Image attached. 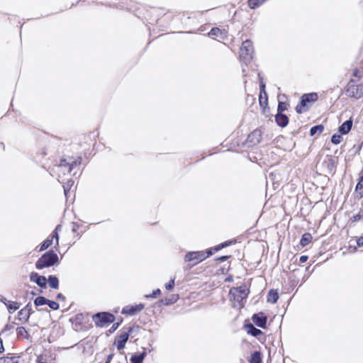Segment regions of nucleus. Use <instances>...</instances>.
I'll return each mask as SVG.
<instances>
[{
	"instance_id": "nucleus-57",
	"label": "nucleus",
	"mask_w": 363,
	"mask_h": 363,
	"mask_svg": "<svg viewBox=\"0 0 363 363\" xmlns=\"http://www.w3.org/2000/svg\"><path fill=\"white\" fill-rule=\"evenodd\" d=\"M57 298L60 299V300L64 301V300H65V296L63 294H58L57 295Z\"/></svg>"
},
{
	"instance_id": "nucleus-13",
	"label": "nucleus",
	"mask_w": 363,
	"mask_h": 363,
	"mask_svg": "<svg viewBox=\"0 0 363 363\" xmlns=\"http://www.w3.org/2000/svg\"><path fill=\"white\" fill-rule=\"evenodd\" d=\"M208 35L212 38H220V39H225L227 36V32L225 30H220V28L216 27L213 28L209 33Z\"/></svg>"
},
{
	"instance_id": "nucleus-20",
	"label": "nucleus",
	"mask_w": 363,
	"mask_h": 363,
	"mask_svg": "<svg viewBox=\"0 0 363 363\" xmlns=\"http://www.w3.org/2000/svg\"><path fill=\"white\" fill-rule=\"evenodd\" d=\"M279 298V294L277 290L270 289L267 295V302L275 303Z\"/></svg>"
},
{
	"instance_id": "nucleus-16",
	"label": "nucleus",
	"mask_w": 363,
	"mask_h": 363,
	"mask_svg": "<svg viewBox=\"0 0 363 363\" xmlns=\"http://www.w3.org/2000/svg\"><path fill=\"white\" fill-rule=\"evenodd\" d=\"M352 124H353V121L351 118H350L349 120H347L346 121H345L338 128V131L341 133V134H347L348 133L352 127Z\"/></svg>"
},
{
	"instance_id": "nucleus-11",
	"label": "nucleus",
	"mask_w": 363,
	"mask_h": 363,
	"mask_svg": "<svg viewBox=\"0 0 363 363\" xmlns=\"http://www.w3.org/2000/svg\"><path fill=\"white\" fill-rule=\"evenodd\" d=\"M30 280L35 283L41 288H45L47 286V279L45 276L38 274V273L33 272L30 274Z\"/></svg>"
},
{
	"instance_id": "nucleus-38",
	"label": "nucleus",
	"mask_w": 363,
	"mask_h": 363,
	"mask_svg": "<svg viewBox=\"0 0 363 363\" xmlns=\"http://www.w3.org/2000/svg\"><path fill=\"white\" fill-rule=\"evenodd\" d=\"M8 363H23L18 356L8 357Z\"/></svg>"
},
{
	"instance_id": "nucleus-33",
	"label": "nucleus",
	"mask_w": 363,
	"mask_h": 363,
	"mask_svg": "<svg viewBox=\"0 0 363 363\" xmlns=\"http://www.w3.org/2000/svg\"><path fill=\"white\" fill-rule=\"evenodd\" d=\"M160 294H161L160 289H157L154 290L152 294L145 295V298H155Z\"/></svg>"
},
{
	"instance_id": "nucleus-29",
	"label": "nucleus",
	"mask_w": 363,
	"mask_h": 363,
	"mask_svg": "<svg viewBox=\"0 0 363 363\" xmlns=\"http://www.w3.org/2000/svg\"><path fill=\"white\" fill-rule=\"evenodd\" d=\"M52 239L50 238V237H48L46 240H45L41 245H40V251H43V250H47L50 246L52 245Z\"/></svg>"
},
{
	"instance_id": "nucleus-2",
	"label": "nucleus",
	"mask_w": 363,
	"mask_h": 363,
	"mask_svg": "<svg viewBox=\"0 0 363 363\" xmlns=\"http://www.w3.org/2000/svg\"><path fill=\"white\" fill-rule=\"evenodd\" d=\"M59 258L57 255L52 250H50L41 255V257L35 262V267L38 269L50 267L58 264Z\"/></svg>"
},
{
	"instance_id": "nucleus-25",
	"label": "nucleus",
	"mask_w": 363,
	"mask_h": 363,
	"mask_svg": "<svg viewBox=\"0 0 363 363\" xmlns=\"http://www.w3.org/2000/svg\"><path fill=\"white\" fill-rule=\"evenodd\" d=\"M16 333H17V337H23V338H26V339H28L29 337H30L28 331L23 326L18 327L16 328Z\"/></svg>"
},
{
	"instance_id": "nucleus-53",
	"label": "nucleus",
	"mask_w": 363,
	"mask_h": 363,
	"mask_svg": "<svg viewBox=\"0 0 363 363\" xmlns=\"http://www.w3.org/2000/svg\"><path fill=\"white\" fill-rule=\"evenodd\" d=\"M114 354L113 353L108 355L105 363H111Z\"/></svg>"
},
{
	"instance_id": "nucleus-10",
	"label": "nucleus",
	"mask_w": 363,
	"mask_h": 363,
	"mask_svg": "<svg viewBox=\"0 0 363 363\" xmlns=\"http://www.w3.org/2000/svg\"><path fill=\"white\" fill-rule=\"evenodd\" d=\"M253 323L258 327L265 328L267 326V317L263 312L255 313L252 315Z\"/></svg>"
},
{
	"instance_id": "nucleus-48",
	"label": "nucleus",
	"mask_w": 363,
	"mask_h": 363,
	"mask_svg": "<svg viewBox=\"0 0 363 363\" xmlns=\"http://www.w3.org/2000/svg\"><path fill=\"white\" fill-rule=\"evenodd\" d=\"M120 324H121V323H113L109 330L110 333H113L114 331H116L118 329V328L119 327Z\"/></svg>"
},
{
	"instance_id": "nucleus-9",
	"label": "nucleus",
	"mask_w": 363,
	"mask_h": 363,
	"mask_svg": "<svg viewBox=\"0 0 363 363\" xmlns=\"http://www.w3.org/2000/svg\"><path fill=\"white\" fill-rule=\"evenodd\" d=\"M144 308L145 305L143 303H139L134 306L128 305L123 308L121 313L133 316L142 311Z\"/></svg>"
},
{
	"instance_id": "nucleus-34",
	"label": "nucleus",
	"mask_w": 363,
	"mask_h": 363,
	"mask_svg": "<svg viewBox=\"0 0 363 363\" xmlns=\"http://www.w3.org/2000/svg\"><path fill=\"white\" fill-rule=\"evenodd\" d=\"M233 242V241H231V240H229V241H225L217 246H215V251H218L224 247H228L230 246L232 243Z\"/></svg>"
},
{
	"instance_id": "nucleus-21",
	"label": "nucleus",
	"mask_w": 363,
	"mask_h": 363,
	"mask_svg": "<svg viewBox=\"0 0 363 363\" xmlns=\"http://www.w3.org/2000/svg\"><path fill=\"white\" fill-rule=\"evenodd\" d=\"M146 356V352H143L139 354H133L130 358L131 363H143Z\"/></svg>"
},
{
	"instance_id": "nucleus-4",
	"label": "nucleus",
	"mask_w": 363,
	"mask_h": 363,
	"mask_svg": "<svg viewBox=\"0 0 363 363\" xmlns=\"http://www.w3.org/2000/svg\"><path fill=\"white\" fill-rule=\"evenodd\" d=\"M254 48L252 43L250 40H245L240 47V58L245 64L252 59Z\"/></svg>"
},
{
	"instance_id": "nucleus-39",
	"label": "nucleus",
	"mask_w": 363,
	"mask_h": 363,
	"mask_svg": "<svg viewBox=\"0 0 363 363\" xmlns=\"http://www.w3.org/2000/svg\"><path fill=\"white\" fill-rule=\"evenodd\" d=\"M286 108V104L284 102L279 101L277 107V113H283Z\"/></svg>"
},
{
	"instance_id": "nucleus-17",
	"label": "nucleus",
	"mask_w": 363,
	"mask_h": 363,
	"mask_svg": "<svg viewBox=\"0 0 363 363\" xmlns=\"http://www.w3.org/2000/svg\"><path fill=\"white\" fill-rule=\"evenodd\" d=\"M245 328L248 334L253 337H257L262 334V331L257 328L252 323L245 325Z\"/></svg>"
},
{
	"instance_id": "nucleus-1",
	"label": "nucleus",
	"mask_w": 363,
	"mask_h": 363,
	"mask_svg": "<svg viewBox=\"0 0 363 363\" xmlns=\"http://www.w3.org/2000/svg\"><path fill=\"white\" fill-rule=\"evenodd\" d=\"M248 294L249 289L245 285L232 288L230 290L229 296L230 301L233 303V307H243L242 302L247 298Z\"/></svg>"
},
{
	"instance_id": "nucleus-5",
	"label": "nucleus",
	"mask_w": 363,
	"mask_h": 363,
	"mask_svg": "<svg viewBox=\"0 0 363 363\" xmlns=\"http://www.w3.org/2000/svg\"><path fill=\"white\" fill-rule=\"evenodd\" d=\"M184 260L185 262H189L190 264L186 267L187 269H191L192 267L196 265L201 262L205 260L204 252L203 251H191L187 252L184 257Z\"/></svg>"
},
{
	"instance_id": "nucleus-46",
	"label": "nucleus",
	"mask_w": 363,
	"mask_h": 363,
	"mask_svg": "<svg viewBox=\"0 0 363 363\" xmlns=\"http://www.w3.org/2000/svg\"><path fill=\"white\" fill-rule=\"evenodd\" d=\"M14 329V325L13 323H11V324H7L5 325L4 328L3 329V330L1 331L2 333H4L7 331H12Z\"/></svg>"
},
{
	"instance_id": "nucleus-14",
	"label": "nucleus",
	"mask_w": 363,
	"mask_h": 363,
	"mask_svg": "<svg viewBox=\"0 0 363 363\" xmlns=\"http://www.w3.org/2000/svg\"><path fill=\"white\" fill-rule=\"evenodd\" d=\"M318 99V94L316 93L304 94L301 97V103L302 106H306L308 102H314Z\"/></svg>"
},
{
	"instance_id": "nucleus-12",
	"label": "nucleus",
	"mask_w": 363,
	"mask_h": 363,
	"mask_svg": "<svg viewBox=\"0 0 363 363\" xmlns=\"http://www.w3.org/2000/svg\"><path fill=\"white\" fill-rule=\"evenodd\" d=\"M32 313H33L32 305L29 302L26 304V306L23 308H22L18 312L19 320H23L24 322H27Z\"/></svg>"
},
{
	"instance_id": "nucleus-49",
	"label": "nucleus",
	"mask_w": 363,
	"mask_h": 363,
	"mask_svg": "<svg viewBox=\"0 0 363 363\" xmlns=\"http://www.w3.org/2000/svg\"><path fill=\"white\" fill-rule=\"evenodd\" d=\"M357 245L359 247H363V237H359L357 239Z\"/></svg>"
},
{
	"instance_id": "nucleus-22",
	"label": "nucleus",
	"mask_w": 363,
	"mask_h": 363,
	"mask_svg": "<svg viewBox=\"0 0 363 363\" xmlns=\"http://www.w3.org/2000/svg\"><path fill=\"white\" fill-rule=\"evenodd\" d=\"M47 282H48L50 287L52 289H57L59 287V280L55 276L50 275Z\"/></svg>"
},
{
	"instance_id": "nucleus-43",
	"label": "nucleus",
	"mask_w": 363,
	"mask_h": 363,
	"mask_svg": "<svg viewBox=\"0 0 363 363\" xmlns=\"http://www.w3.org/2000/svg\"><path fill=\"white\" fill-rule=\"evenodd\" d=\"M37 363H48V359L45 355L40 354L37 357Z\"/></svg>"
},
{
	"instance_id": "nucleus-40",
	"label": "nucleus",
	"mask_w": 363,
	"mask_h": 363,
	"mask_svg": "<svg viewBox=\"0 0 363 363\" xmlns=\"http://www.w3.org/2000/svg\"><path fill=\"white\" fill-rule=\"evenodd\" d=\"M306 106H302V104L300 101L299 104L296 107V111L298 113H302L303 112H306L307 111V108H306Z\"/></svg>"
},
{
	"instance_id": "nucleus-35",
	"label": "nucleus",
	"mask_w": 363,
	"mask_h": 363,
	"mask_svg": "<svg viewBox=\"0 0 363 363\" xmlns=\"http://www.w3.org/2000/svg\"><path fill=\"white\" fill-rule=\"evenodd\" d=\"M342 136L339 134H334L331 138V142L335 145H338L342 141Z\"/></svg>"
},
{
	"instance_id": "nucleus-59",
	"label": "nucleus",
	"mask_w": 363,
	"mask_h": 363,
	"mask_svg": "<svg viewBox=\"0 0 363 363\" xmlns=\"http://www.w3.org/2000/svg\"><path fill=\"white\" fill-rule=\"evenodd\" d=\"M359 179H362V182H363V167H362V169L361 171V176H360Z\"/></svg>"
},
{
	"instance_id": "nucleus-51",
	"label": "nucleus",
	"mask_w": 363,
	"mask_h": 363,
	"mask_svg": "<svg viewBox=\"0 0 363 363\" xmlns=\"http://www.w3.org/2000/svg\"><path fill=\"white\" fill-rule=\"evenodd\" d=\"M353 76L354 77H358V78H360L361 77V74H360V72L359 69H355L353 72Z\"/></svg>"
},
{
	"instance_id": "nucleus-55",
	"label": "nucleus",
	"mask_w": 363,
	"mask_h": 363,
	"mask_svg": "<svg viewBox=\"0 0 363 363\" xmlns=\"http://www.w3.org/2000/svg\"><path fill=\"white\" fill-rule=\"evenodd\" d=\"M228 256H221L220 257H218L217 260H218L220 262H225L228 259Z\"/></svg>"
},
{
	"instance_id": "nucleus-18",
	"label": "nucleus",
	"mask_w": 363,
	"mask_h": 363,
	"mask_svg": "<svg viewBox=\"0 0 363 363\" xmlns=\"http://www.w3.org/2000/svg\"><path fill=\"white\" fill-rule=\"evenodd\" d=\"M62 230V225H57L55 228V229L53 230V232L51 233V235L49 236L50 239L53 241V240H55V247L57 248L59 245V232Z\"/></svg>"
},
{
	"instance_id": "nucleus-26",
	"label": "nucleus",
	"mask_w": 363,
	"mask_h": 363,
	"mask_svg": "<svg viewBox=\"0 0 363 363\" xmlns=\"http://www.w3.org/2000/svg\"><path fill=\"white\" fill-rule=\"evenodd\" d=\"M324 130V126L322 124L313 126L310 129V135L313 136L316 134H320Z\"/></svg>"
},
{
	"instance_id": "nucleus-42",
	"label": "nucleus",
	"mask_w": 363,
	"mask_h": 363,
	"mask_svg": "<svg viewBox=\"0 0 363 363\" xmlns=\"http://www.w3.org/2000/svg\"><path fill=\"white\" fill-rule=\"evenodd\" d=\"M325 162L327 164V167L330 171L335 167V160L332 157L329 158Z\"/></svg>"
},
{
	"instance_id": "nucleus-58",
	"label": "nucleus",
	"mask_w": 363,
	"mask_h": 363,
	"mask_svg": "<svg viewBox=\"0 0 363 363\" xmlns=\"http://www.w3.org/2000/svg\"><path fill=\"white\" fill-rule=\"evenodd\" d=\"M4 351V348L3 346L2 340L0 338V353H2Z\"/></svg>"
},
{
	"instance_id": "nucleus-3",
	"label": "nucleus",
	"mask_w": 363,
	"mask_h": 363,
	"mask_svg": "<svg viewBox=\"0 0 363 363\" xmlns=\"http://www.w3.org/2000/svg\"><path fill=\"white\" fill-rule=\"evenodd\" d=\"M355 81L351 79L345 87V94L350 98L359 99L363 96V84H355Z\"/></svg>"
},
{
	"instance_id": "nucleus-28",
	"label": "nucleus",
	"mask_w": 363,
	"mask_h": 363,
	"mask_svg": "<svg viewBox=\"0 0 363 363\" xmlns=\"http://www.w3.org/2000/svg\"><path fill=\"white\" fill-rule=\"evenodd\" d=\"M267 0H248V5L251 9H256Z\"/></svg>"
},
{
	"instance_id": "nucleus-23",
	"label": "nucleus",
	"mask_w": 363,
	"mask_h": 363,
	"mask_svg": "<svg viewBox=\"0 0 363 363\" xmlns=\"http://www.w3.org/2000/svg\"><path fill=\"white\" fill-rule=\"evenodd\" d=\"M250 363H262L261 352L255 351L249 359Z\"/></svg>"
},
{
	"instance_id": "nucleus-37",
	"label": "nucleus",
	"mask_w": 363,
	"mask_h": 363,
	"mask_svg": "<svg viewBox=\"0 0 363 363\" xmlns=\"http://www.w3.org/2000/svg\"><path fill=\"white\" fill-rule=\"evenodd\" d=\"M355 191L358 192L361 196L363 195V182L362 179H359L358 183L356 185Z\"/></svg>"
},
{
	"instance_id": "nucleus-41",
	"label": "nucleus",
	"mask_w": 363,
	"mask_h": 363,
	"mask_svg": "<svg viewBox=\"0 0 363 363\" xmlns=\"http://www.w3.org/2000/svg\"><path fill=\"white\" fill-rule=\"evenodd\" d=\"M362 218H363V210H361L359 211V212L353 216L352 218H351V220L352 222H357L359 221Z\"/></svg>"
},
{
	"instance_id": "nucleus-52",
	"label": "nucleus",
	"mask_w": 363,
	"mask_h": 363,
	"mask_svg": "<svg viewBox=\"0 0 363 363\" xmlns=\"http://www.w3.org/2000/svg\"><path fill=\"white\" fill-rule=\"evenodd\" d=\"M79 225L77 223H73L72 230L74 233H76L79 228Z\"/></svg>"
},
{
	"instance_id": "nucleus-36",
	"label": "nucleus",
	"mask_w": 363,
	"mask_h": 363,
	"mask_svg": "<svg viewBox=\"0 0 363 363\" xmlns=\"http://www.w3.org/2000/svg\"><path fill=\"white\" fill-rule=\"evenodd\" d=\"M46 304L52 310L55 311L59 308V303L55 301H50V300L47 299Z\"/></svg>"
},
{
	"instance_id": "nucleus-32",
	"label": "nucleus",
	"mask_w": 363,
	"mask_h": 363,
	"mask_svg": "<svg viewBox=\"0 0 363 363\" xmlns=\"http://www.w3.org/2000/svg\"><path fill=\"white\" fill-rule=\"evenodd\" d=\"M260 91H261V93L263 92L264 94L265 97H266L264 103L266 104H267V93L265 91V84L262 82L260 83ZM259 104L261 106H262V94H260V96H259Z\"/></svg>"
},
{
	"instance_id": "nucleus-45",
	"label": "nucleus",
	"mask_w": 363,
	"mask_h": 363,
	"mask_svg": "<svg viewBox=\"0 0 363 363\" xmlns=\"http://www.w3.org/2000/svg\"><path fill=\"white\" fill-rule=\"evenodd\" d=\"M174 281L175 279H172L167 284H165V288L167 290H172L174 286Z\"/></svg>"
},
{
	"instance_id": "nucleus-44",
	"label": "nucleus",
	"mask_w": 363,
	"mask_h": 363,
	"mask_svg": "<svg viewBox=\"0 0 363 363\" xmlns=\"http://www.w3.org/2000/svg\"><path fill=\"white\" fill-rule=\"evenodd\" d=\"M73 183H74V182L72 180H69V181H68V182L67 183L66 185L63 186L64 192H65V196H67V192H68L70 186L73 184Z\"/></svg>"
},
{
	"instance_id": "nucleus-47",
	"label": "nucleus",
	"mask_w": 363,
	"mask_h": 363,
	"mask_svg": "<svg viewBox=\"0 0 363 363\" xmlns=\"http://www.w3.org/2000/svg\"><path fill=\"white\" fill-rule=\"evenodd\" d=\"M215 247L208 249L206 252H204L205 259L213 255L215 252Z\"/></svg>"
},
{
	"instance_id": "nucleus-15",
	"label": "nucleus",
	"mask_w": 363,
	"mask_h": 363,
	"mask_svg": "<svg viewBox=\"0 0 363 363\" xmlns=\"http://www.w3.org/2000/svg\"><path fill=\"white\" fill-rule=\"evenodd\" d=\"M275 121L279 126L284 128L289 123V118L284 113H277L275 115Z\"/></svg>"
},
{
	"instance_id": "nucleus-30",
	"label": "nucleus",
	"mask_w": 363,
	"mask_h": 363,
	"mask_svg": "<svg viewBox=\"0 0 363 363\" xmlns=\"http://www.w3.org/2000/svg\"><path fill=\"white\" fill-rule=\"evenodd\" d=\"M47 303V298L44 296H38L34 300V304L36 307L45 305Z\"/></svg>"
},
{
	"instance_id": "nucleus-54",
	"label": "nucleus",
	"mask_w": 363,
	"mask_h": 363,
	"mask_svg": "<svg viewBox=\"0 0 363 363\" xmlns=\"http://www.w3.org/2000/svg\"><path fill=\"white\" fill-rule=\"evenodd\" d=\"M0 301L4 303L6 305V306L7 307L8 302H9L10 301H8L6 298H4V296H1Z\"/></svg>"
},
{
	"instance_id": "nucleus-19",
	"label": "nucleus",
	"mask_w": 363,
	"mask_h": 363,
	"mask_svg": "<svg viewBox=\"0 0 363 363\" xmlns=\"http://www.w3.org/2000/svg\"><path fill=\"white\" fill-rule=\"evenodd\" d=\"M248 140L250 142L253 143H258L261 140V133L258 130H254L251 134L248 136Z\"/></svg>"
},
{
	"instance_id": "nucleus-50",
	"label": "nucleus",
	"mask_w": 363,
	"mask_h": 363,
	"mask_svg": "<svg viewBox=\"0 0 363 363\" xmlns=\"http://www.w3.org/2000/svg\"><path fill=\"white\" fill-rule=\"evenodd\" d=\"M308 257L306 255H302L299 258V261L301 263H304L308 260Z\"/></svg>"
},
{
	"instance_id": "nucleus-6",
	"label": "nucleus",
	"mask_w": 363,
	"mask_h": 363,
	"mask_svg": "<svg viewBox=\"0 0 363 363\" xmlns=\"http://www.w3.org/2000/svg\"><path fill=\"white\" fill-rule=\"evenodd\" d=\"M115 316L108 312H99L93 315V320L96 326L104 327L114 321Z\"/></svg>"
},
{
	"instance_id": "nucleus-24",
	"label": "nucleus",
	"mask_w": 363,
	"mask_h": 363,
	"mask_svg": "<svg viewBox=\"0 0 363 363\" xmlns=\"http://www.w3.org/2000/svg\"><path fill=\"white\" fill-rule=\"evenodd\" d=\"M312 238V235L309 233H304L301 238L300 245L302 247L306 246L311 242Z\"/></svg>"
},
{
	"instance_id": "nucleus-31",
	"label": "nucleus",
	"mask_w": 363,
	"mask_h": 363,
	"mask_svg": "<svg viewBox=\"0 0 363 363\" xmlns=\"http://www.w3.org/2000/svg\"><path fill=\"white\" fill-rule=\"evenodd\" d=\"M177 298H178L177 295H172L171 298L162 299L160 301V302L162 303H163L164 305L167 306V305L172 304V303H174L175 301H177Z\"/></svg>"
},
{
	"instance_id": "nucleus-7",
	"label": "nucleus",
	"mask_w": 363,
	"mask_h": 363,
	"mask_svg": "<svg viewBox=\"0 0 363 363\" xmlns=\"http://www.w3.org/2000/svg\"><path fill=\"white\" fill-rule=\"evenodd\" d=\"M81 162L82 158L80 157L76 159L72 157H69L68 159L62 158L60 160L59 167L60 168H65V171H67V173H71L74 167L80 164Z\"/></svg>"
},
{
	"instance_id": "nucleus-8",
	"label": "nucleus",
	"mask_w": 363,
	"mask_h": 363,
	"mask_svg": "<svg viewBox=\"0 0 363 363\" xmlns=\"http://www.w3.org/2000/svg\"><path fill=\"white\" fill-rule=\"evenodd\" d=\"M134 328V326L128 328L127 331H123L116 338L115 344L116 345L118 350H121L125 347V343L127 342L130 335L133 333Z\"/></svg>"
},
{
	"instance_id": "nucleus-27",
	"label": "nucleus",
	"mask_w": 363,
	"mask_h": 363,
	"mask_svg": "<svg viewBox=\"0 0 363 363\" xmlns=\"http://www.w3.org/2000/svg\"><path fill=\"white\" fill-rule=\"evenodd\" d=\"M20 307V303L16 301H9L8 302L7 309L10 313H14L17 311Z\"/></svg>"
},
{
	"instance_id": "nucleus-56",
	"label": "nucleus",
	"mask_w": 363,
	"mask_h": 363,
	"mask_svg": "<svg viewBox=\"0 0 363 363\" xmlns=\"http://www.w3.org/2000/svg\"><path fill=\"white\" fill-rule=\"evenodd\" d=\"M0 363H8V356L0 358Z\"/></svg>"
}]
</instances>
